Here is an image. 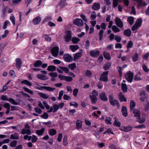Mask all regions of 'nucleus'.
Returning a JSON list of instances; mask_svg holds the SVG:
<instances>
[{
	"label": "nucleus",
	"instance_id": "nucleus-39",
	"mask_svg": "<svg viewBox=\"0 0 149 149\" xmlns=\"http://www.w3.org/2000/svg\"><path fill=\"white\" fill-rule=\"evenodd\" d=\"M71 40L73 44H76L80 41V39L78 38L73 37L72 38Z\"/></svg>",
	"mask_w": 149,
	"mask_h": 149
},
{
	"label": "nucleus",
	"instance_id": "nucleus-57",
	"mask_svg": "<svg viewBox=\"0 0 149 149\" xmlns=\"http://www.w3.org/2000/svg\"><path fill=\"white\" fill-rule=\"evenodd\" d=\"M10 23V22L7 20H6L3 24V28L4 29H6L7 27V25Z\"/></svg>",
	"mask_w": 149,
	"mask_h": 149
},
{
	"label": "nucleus",
	"instance_id": "nucleus-25",
	"mask_svg": "<svg viewBox=\"0 0 149 149\" xmlns=\"http://www.w3.org/2000/svg\"><path fill=\"white\" fill-rule=\"evenodd\" d=\"M119 98L121 102H126L127 99L121 93H119L118 95Z\"/></svg>",
	"mask_w": 149,
	"mask_h": 149
},
{
	"label": "nucleus",
	"instance_id": "nucleus-2",
	"mask_svg": "<svg viewBox=\"0 0 149 149\" xmlns=\"http://www.w3.org/2000/svg\"><path fill=\"white\" fill-rule=\"evenodd\" d=\"M124 77L127 81L131 83L133 79L134 74L130 71H129L124 75Z\"/></svg>",
	"mask_w": 149,
	"mask_h": 149
},
{
	"label": "nucleus",
	"instance_id": "nucleus-41",
	"mask_svg": "<svg viewBox=\"0 0 149 149\" xmlns=\"http://www.w3.org/2000/svg\"><path fill=\"white\" fill-rule=\"evenodd\" d=\"M56 131L55 129H51L49 130V134L50 135L54 136L56 134Z\"/></svg>",
	"mask_w": 149,
	"mask_h": 149
},
{
	"label": "nucleus",
	"instance_id": "nucleus-47",
	"mask_svg": "<svg viewBox=\"0 0 149 149\" xmlns=\"http://www.w3.org/2000/svg\"><path fill=\"white\" fill-rule=\"evenodd\" d=\"M92 75V72L89 70H87L85 72V76L86 77H88L89 78H91Z\"/></svg>",
	"mask_w": 149,
	"mask_h": 149
},
{
	"label": "nucleus",
	"instance_id": "nucleus-4",
	"mask_svg": "<svg viewBox=\"0 0 149 149\" xmlns=\"http://www.w3.org/2000/svg\"><path fill=\"white\" fill-rule=\"evenodd\" d=\"M59 48L58 47L56 46L53 47L51 49V52L54 57H57L58 54Z\"/></svg>",
	"mask_w": 149,
	"mask_h": 149
},
{
	"label": "nucleus",
	"instance_id": "nucleus-56",
	"mask_svg": "<svg viewBox=\"0 0 149 149\" xmlns=\"http://www.w3.org/2000/svg\"><path fill=\"white\" fill-rule=\"evenodd\" d=\"M96 18V15L95 12L94 11H93L91 14V20H94Z\"/></svg>",
	"mask_w": 149,
	"mask_h": 149
},
{
	"label": "nucleus",
	"instance_id": "nucleus-27",
	"mask_svg": "<svg viewBox=\"0 0 149 149\" xmlns=\"http://www.w3.org/2000/svg\"><path fill=\"white\" fill-rule=\"evenodd\" d=\"M70 49L73 52H75L79 48L78 45H72L70 46Z\"/></svg>",
	"mask_w": 149,
	"mask_h": 149
},
{
	"label": "nucleus",
	"instance_id": "nucleus-13",
	"mask_svg": "<svg viewBox=\"0 0 149 149\" xmlns=\"http://www.w3.org/2000/svg\"><path fill=\"white\" fill-rule=\"evenodd\" d=\"M16 66L17 69L19 70L21 68L22 62L21 60L19 58H17L16 59Z\"/></svg>",
	"mask_w": 149,
	"mask_h": 149
},
{
	"label": "nucleus",
	"instance_id": "nucleus-18",
	"mask_svg": "<svg viewBox=\"0 0 149 149\" xmlns=\"http://www.w3.org/2000/svg\"><path fill=\"white\" fill-rule=\"evenodd\" d=\"M132 128L133 127H131L130 126H124L122 127L121 128V130L124 131L125 132H127L131 131L132 130Z\"/></svg>",
	"mask_w": 149,
	"mask_h": 149
},
{
	"label": "nucleus",
	"instance_id": "nucleus-19",
	"mask_svg": "<svg viewBox=\"0 0 149 149\" xmlns=\"http://www.w3.org/2000/svg\"><path fill=\"white\" fill-rule=\"evenodd\" d=\"M133 113H134V116L140 118V117L141 113L140 111L136 109H134L133 111Z\"/></svg>",
	"mask_w": 149,
	"mask_h": 149
},
{
	"label": "nucleus",
	"instance_id": "nucleus-63",
	"mask_svg": "<svg viewBox=\"0 0 149 149\" xmlns=\"http://www.w3.org/2000/svg\"><path fill=\"white\" fill-rule=\"evenodd\" d=\"M10 19L13 25H15V20L14 16V15L11 16L10 17Z\"/></svg>",
	"mask_w": 149,
	"mask_h": 149
},
{
	"label": "nucleus",
	"instance_id": "nucleus-46",
	"mask_svg": "<svg viewBox=\"0 0 149 149\" xmlns=\"http://www.w3.org/2000/svg\"><path fill=\"white\" fill-rule=\"evenodd\" d=\"M42 37L47 42H50L51 41V38L49 37L48 35H44L42 36Z\"/></svg>",
	"mask_w": 149,
	"mask_h": 149
},
{
	"label": "nucleus",
	"instance_id": "nucleus-3",
	"mask_svg": "<svg viewBox=\"0 0 149 149\" xmlns=\"http://www.w3.org/2000/svg\"><path fill=\"white\" fill-rule=\"evenodd\" d=\"M109 71H107L103 72L101 75L100 80L104 82H107L108 81V75Z\"/></svg>",
	"mask_w": 149,
	"mask_h": 149
},
{
	"label": "nucleus",
	"instance_id": "nucleus-42",
	"mask_svg": "<svg viewBox=\"0 0 149 149\" xmlns=\"http://www.w3.org/2000/svg\"><path fill=\"white\" fill-rule=\"evenodd\" d=\"M132 58L133 59V61L135 62L137 61L139 59L138 54L137 53H135L132 56Z\"/></svg>",
	"mask_w": 149,
	"mask_h": 149
},
{
	"label": "nucleus",
	"instance_id": "nucleus-33",
	"mask_svg": "<svg viewBox=\"0 0 149 149\" xmlns=\"http://www.w3.org/2000/svg\"><path fill=\"white\" fill-rule=\"evenodd\" d=\"M121 88L124 93L127 92V86L125 83L121 84Z\"/></svg>",
	"mask_w": 149,
	"mask_h": 149
},
{
	"label": "nucleus",
	"instance_id": "nucleus-1",
	"mask_svg": "<svg viewBox=\"0 0 149 149\" xmlns=\"http://www.w3.org/2000/svg\"><path fill=\"white\" fill-rule=\"evenodd\" d=\"M109 102L110 104L113 106H116L118 108L120 107L119 102L116 100L114 99L113 95H109Z\"/></svg>",
	"mask_w": 149,
	"mask_h": 149
},
{
	"label": "nucleus",
	"instance_id": "nucleus-26",
	"mask_svg": "<svg viewBox=\"0 0 149 149\" xmlns=\"http://www.w3.org/2000/svg\"><path fill=\"white\" fill-rule=\"evenodd\" d=\"M104 57L106 59L110 60L111 59V57L110 54L109 52H104L103 53Z\"/></svg>",
	"mask_w": 149,
	"mask_h": 149
},
{
	"label": "nucleus",
	"instance_id": "nucleus-35",
	"mask_svg": "<svg viewBox=\"0 0 149 149\" xmlns=\"http://www.w3.org/2000/svg\"><path fill=\"white\" fill-rule=\"evenodd\" d=\"M142 19L140 18L137 20L135 24H136V25L138 26V27H140L142 25Z\"/></svg>",
	"mask_w": 149,
	"mask_h": 149
},
{
	"label": "nucleus",
	"instance_id": "nucleus-9",
	"mask_svg": "<svg viewBox=\"0 0 149 149\" xmlns=\"http://www.w3.org/2000/svg\"><path fill=\"white\" fill-rule=\"evenodd\" d=\"M115 21L117 26L120 28H122L123 27V23L120 18L118 17H116Z\"/></svg>",
	"mask_w": 149,
	"mask_h": 149
},
{
	"label": "nucleus",
	"instance_id": "nucleus-50",
	"mask_svg": "<svg viewBox=\"0 0 149 149\" xmlns=\"http://www.w3.org/2000/svg\"><path fill=\"white\" fill-rule=\"evenodd\" d=\"M8 101L10 102V103L13 105H17L18 104V103L16 102L14 99L11 97L10 98Z\"/></svg>",
	"mask_w": 149,
	"mask_h": 149
},
{
	"label": "nucleus",
	"instance_id": "nucleus-30",
	"mask_svg": "<svg viewBox=\"0 0 149 149\" xmlns=\"http://www.w3.org/2000/svg\"><path fill=\"white\" fill-rule=\"evenodd\" d=\"M89 97L91 99V103L93 104H95L97 101V97L90 95Z\"/></svg>",
	"mask_w": 149,
	"mask_h": 149
},
{
	"label": "nucleus",
	"instance_id": "nucleus-17",
	"mask_svg": "<svg viewBox=\"0 0 149 149\" xmlns=\"http://www.w3.org/2000/svg\"><path fill=\"white\" fill-rule=\"evenodd\" d=\"M121 112L122 113L123 116L125 117H126L127 116L128 114L127 112V107L126 106H123L121 109Z\"/></svg>",
	"mask_w": 149,
	"mask_h": 149
},
{
	"label": "nucleus",
	"instance_id": "nucleus-44",
	"mask_svg": "<svg viewBox=\"0 0 149 149\" xmlns=\"http://www.w3.org/2000/svg\"><path fill=\"white\" fill-rule=\"evenodd\" d=\"M38 94L41 97L45 99H47L49 98V96L46 94H45L43 93H38Z\"/></svg>",
	"mask_w": 149,
	"mask_h": 149
},
{
	"label": "nucleus",
	"instance_id": "nucleus-62",
	"mask_svg": "<svg viewBox=\"0 0 149 149\" xmlns=\"http://www.w3.org/2000/svg\"><path fill=\"white\" fill-rule=\"evenodd\" d=\"M1 100L3 101H8L9 99L7 98L6 95H2L1 96Z\"/></svg>",
	"mask_w": 149,
	"mask_h": 149
},
{
	"label": "nucleus",
	"instance_id": "nucleus-48",
	"mask_svg": "<svg viewBox=\"0 0 149 149\" xmlns=\"http://www.w3.org/2000/svg\"><path fill=\"white\" fill-rule=\"evenodd\" d=\"M133 44L132 42L131 41H129L127 43V49L131 48L133 47Z\"/></svg>",
	"mask_w": 149,
	"mask_h": 149
},
{
	"label": "nucleus",
	"instance_id": "nucleus-36",
	"mask_svg": "<svg viewBox=\"0 0 149 149\" xmlns=\"http://www.w3.org/2000/svg\"><path fill=\"white\" fill-rule=\"evenodd\" d=\"M59 68L61 70L66 73H68L69 72V69L66 67L59 66Z\"/></svg>",
	"mask_w": 149,
	"mask_h": 149
},
{
	"label": "nucleus",
	"instance_id": "nucleus-15",
	"mask_svg": "<svg viewBox=\"0 0 149 149\" xmlns=\"http://www.w3.org/2000/svg\"><path fill=\"white\" fill-rule=\"evenodd\" d=\"M139 96L141 97L140 100L141 102H143L147 98V97L146 96L144 92H141L139 95Z\"/></svg>",
	"mask_w": 149,
	"mask_h": 149
},
{
	"label": "nucleus",
	"instance_id": "nucleus-52",
	"mask_svg": "<svg viewBox=\"0 0 149 149\" xmlns=\"http://www.w3.org/2000/svg\"><path fill=\"white\" fill-rule=\"evenodd\" d=\"M40 117L41 118L44 119H47L49 117V115L46 112H44L43 114L41 115Z\"/></svg>",
	"mask_w": 149,
	"mask_h": 149
},
{
	"label": "nucleus",
	"instance_id": "nucleus-61",
	"mask_svg": "<svg viewBox=\"0 0 149 149\" xmlns=\"http://www.w3.org/2000/svg\"><path fill=\"white\" fill-rule=\"evenodd\" d=\"M23 88L26 92H27L31 94H33V91L30 90V89H29L28 88L24 87Z\"/></svg>",
	"mask_w": 149,
	"mask_h": 149
},
{
	"label": "nucleus",
	"instance_id": "nucleus-43",
	"mask_svg": "<svg viewBox=\"0 0 149 149\" xmlns=\"http://www.w3.org/2000/svg\"><path fill=\"white\" fill-rule=\"evenodd\" d=\"M112 30L115 33H117L120 31V29L115 25L112 26Z\"/></svg>",
	"mask_w": 149,
	"mask_h": 149
},
{
	"label": "nucleus",
	"instance_id": "nucleus-34",
	"mask_svg": "<svg viewBox=\"0 0 149 149\" xmlns=\"http://www.w3.org/2000/svg\"><path fill=\"white\" fill-rule=\"evenodd\" d=\"M139 74H136L134 76V79L136 81H140L142 80V79L140 77V74L139 73Z\"/></svg>",
	"mask_w": 149,
	"mask_h": 149
},
{
	"label": "nucleus",
	"instance_id": "nucleus-38",
	"mask_svg": "<svg viewBox=\"0 0 149 149\" xmlns=\"http://www.w3.org/2000/svg\"><path fill=\"white\" fill-rule=\"evenodd\" d=\"M42 87L47 91H53L55 89V88H53L49 86H44Z\"/></svg>",
	"mask_w": 149,
	"mask_h": 149
},
{
	"label": "nucleus",
	"instance_id": "nucleus-11",
	"mask_svg": "<svg viewBox=\"0 0 149 149\" xmlns=\"http://www.w3.org/2000/svg\"><path fill=\"white\" fill-rule=\"evenodd\" d=\"M99 96L101 100L104 101H107L108 100V98L105 92H102L99 94Z\"/></svg>",
	"mask_w": 149,
	"mask_h": 149
},
{
	"label": "nucleus",
	"instance_id": "nucleus-59",
	"mask_svg": "<svg viewBox=\"0 0 149 149\" xmlns=\"http://www.w3.org/2000/svg\"><path fill=\"white\" fill-rule=\"evenodd\" d=\"M49 75L52 78H55L57 76V74L56 72H50L49 74Z\"/></svg>",
	"mask_w": 149,
	"mask_h": 149
},
{
	"label": "nucleus",
	"instance_id": "nucleus-53",
	"mask_svg": "<svg viewBox=\"0 0 149 149\" xmlns=\"http://www.w3.org/2000/svg\"><path fill=\"white\" fill-rule=\"evenodd\" d=\"M103 32L104 31L102 29L100 31L99 35V40L100 41L102 40Z\"/></svg>",
	"mask_w": 149,
	"mask_h": 149
},
{
	"label": "nucleus",
	"instance_id": "nucleus-23",
	"mask_svg": "<svg viewBox=\"0 0 149 149\" xmlns=\"http://www.w3.org/2000/svg\"><path fill=\"white\" fill-rule=\"evenodd\" d=\"M130 111L133 110L136 106V103L134 100H131L130 102Z\"/></svg>",
	"mask_w": 149,
	"mask_h": 149
},
{
	"label": "nucleus",
	"instance_id": "nucleus-31",
	"mask_svg": "<svg viewBox=\"0 0 149 149\" xmlns=\"http://www.w3.org/2000/svg\"><path fill=\"white\" fill-rule=\"evenodd\" d=\"M127 21L128 22L130 25H131L134 23V17L132 16L129 17L127 19Z\"/></svg>",
	"mask_w": 149,
	"mask_h": 149
},
{
	"label": "nucleus",
	"instance_id": "nucleus-7",
	"mask_svg": "<svg viewBox=\"0 0 149 149\" xmlns=\"http://www.w3.org/2000/svg\"><path fill=\"white\" fill-rule=\"evenodd\" d=\"M64 60L66 62H70L73 60V58L71 55L67 54L64 55L63 56Z\"/></svg>",
	"mask_w": 149,
	"mask_h": 149
},
{
	"label": "nucleus",
	"instance_id": "nucleus-49",
	"mask_svg": "<svg viewBox=\"0 0 149 149\" xmlns=\"http://www.w3.org/2000/svg\"><path fill=\"white\" fill-rule=\"evenodd\" d=\"M81 52H77L75 54L74 56V60L75 61V59H77L81 56Z\"/></svg>",
	"mask_w": 149,
	"mask_h": 149
},
{
	"label": "nucleus",
	"instance_id": "nucleus-22",
	"mask_svg": "<svg viewBox=\"0 0 149 149\" xmlns=\"http://www.w3.org/2000/svg\"><path fill=\"white\" fill-rule=\"evenodd\" d=\"M123 34L125 36L129 37L131 34V30L129 29H126L124 31Z\"/></svg>",
	"mask_w": 149,
	"mask_h": 149
},
{
	"label": "nucleus",
	"instance_id": "nucleus-45",
	"mask_svg": "<svg viewBox=\"0 0 149 149\" xmlns=\"http://www.w3.org/2000/svg\"><path fill=\"white\" fill-rule=\"evenodd\" d=\"M21 83L29 86H31L32 85L30 81L26 79L22 81H21Z\"/></svg>",
	"mask_w": 149,
	"mask_h": 149
},
{
	"label": "nucleus",
	"instance_id": "nucleus-14",
	"mask_svg": "<svg viewBox=\"0 0 149 149\" xmlns=\"http://www.w3.org/2000/svg\"><path fill=\"white\" fill-rule=\"evenodd\" d=\"M37 77L38 79L43 81H45L49 79L46 75L42 74H38L37 75Z\"/></svg>",
	"mask_w": 149,
	"mask_h": 149
},
{
	"label": "nucleus",
	"instance_id": "nucleus-28",
	"mask_svg": "<svg viewBox=\"0 0 149 149\" xmlns=\"http://www.w3.org/2000/svg\"><path fill=\"white\" fill-rule=\"evenodd\" d=\"M111 65V63L110 62H108L103 66V69L106 70H108L110 67Z\"/></svg>",
	"mask_w": 149,
	"mask_h": 149
},
{
	"label": "nucleus",
	"instance_id": "nucleus-24",
	"mask_svg": "<svg viewBox=\"0 0 149 149\" xmlns=\"http://www.w3.org/2000/svg\"><path fill=\"white\" fill-rule=\"evenodd\" d=\"M47 69L49 71L53 72L56 70V67L54 65H50L48 67Z\"/></svg>",
	"mask_w": 149,
	"mask_h": 149
},
{
	"label": "nucleus",
	"instance_id": "nucleus-6",
	"mask_svg": "<svg viewBox=\"0 0 149 149\" xmlns=\"http://www.w3.org/2000/svg\"><path fill=\"white\" fill-rule=\"evenodd\" d=\"M89 54L91 57L97 58L100 54V52L99 50H92L90 51Z\"/></svg>",
	"mask_w": 149,
	"mask_h": 149
},
{
	"label": "nucleus",
	"instance_id": "nucleus-5",
	"mask_svg": "<svg viewBox=\"0 0 149 149\" xmlns=\"http://www.w3.org/2000/svg\"><path fill=\"white\" fill-rule=\"evenodd\" d=\"M72 32L70 30H68L66 32V34L64 36L65 41L66 42H69L72 39Z\"/></svg>",
	"mask_w": 149,
	"mask_h": 149
},
{
	"label": "nucleus",
	"instance_id": "nucleus-64",
	"mask_svg": "<svg viewBox=\"0 0 149 149\" xmlns=\"http://www.w3.org/2000/svg\"><path fill=\"white\" fill-rule=\"evenodd\" d=\"M38 140L37 137L35 135H33L31 139V141L32 143H34L36 142Z\"/></svg>",
	"mask_w": 149,
	"mask_h": 149
},
{
	"label": "nucleus",
	"instance_id": "nucleus-58",
	"mask_svg": "<svg viewBox=\"0 0 149 149\" xmlns=\"http://www.w3.org/2000/svg\"><path fill=\"white\" fill-rule=\"evenodd\" d=\"M68 137L67 136H65L63 139V145L65 146H66L68 144L67 142Z\"/></svg>",
	"mask_w": 149,
	"mask_h": 149
},
{
	"label": "nucleus",
	"instance_id": "nucleus-60",
	"mask_svg": "<svg viewBox=\"0 0 149 149\" xmlns=\"http://www.w3.org/2000/svg\"><path fill=\"white\" fill-rule=\"evenodd\" d=\"M17 141L16 140H14L10 143V145L11 147H15L16 146Z\"/></svg>",
	"mask_w": 149,
	"mask_h": 149
},
{
	"label": "nucleus",
	"instance_id": "nucleus-20",
	"mask_svg": "<svg viewBox=\"0 0 149 149\" xmlns=\"http://www.w3.org/2000/svg\"><path fill=\"white\" fill-rule=\"evenodd\" d=\"M82 122L80 120H77L76 122V129L77 130L80 129L82 126Z\"/></svg>",
	"mask_w": 149,
	"mask_h": 149
},
{
	"label": "nucleus",
	"instance_id": "nucleus-37",
	"mask_svg": "<svg viewBox=\"0 0 149 149\" xmlns=\"http://www.w3.org/2000/svg\"><path fill=\"white\" fill-rule=\"evenodd\" d=\"M10 139H19L18 134L15 133L14 134H12L10 135Z\"/></svg>",
	"mask_w": 149,
	"mask_h": 149
},
{
	"label": "nucleus",
	"instance_id": "nucleus-55",
	"mask_svg": "<svg viewBox=\"0 0 149 149\" xmlns=\"http://www.w3.org/2000/svg\"><path fill=\"white\" fill-rule=\"evenodd\" d=\"M66 1L65 0H61L59 3V5L61 7H64L66 4Z\"/></svg>",
	"mask_w": 149,
	"mask_h": 149
},
{
	"label": "nucleus",
	"instance_id": "nucleus-40",
	"mask_svg": "<svg viewBox=\"0 0 149 149\" xmlns=\"http://www.w3.org/2000/svg\"><path fill=\"white\" fill-rule=\"evenodd\" d=\"M68 67V68L71 69V70H73L76 68V64L75 63H73L72 64H69Z\"/></svg>",
	"mask_w": 149,
	"mask_h": 149
},
{
	"label": "nucleus",
	"instance_id": "nucleus-54",
	"mask_svg": "<svg viewBox=\"0 0 149 149\" xmlns=\"http://www.w3.org/2000/svg\"><path fill=\"white\" fill-rule=\"evenodd\" d=\"M98 93L97 91L95 90H94L92 91V95H89L97 97L98 95Z\"/></svg>",
	"mask_w": 149,
	"mask_h": 149
},
{
	"label": "nucleus",
	"instance_id": "nucleus-8",
	"mask_svg": "<svg viewBox=\"0 0 149 149\" xmlns=\"http://www.w3.org/2000/svg\"><path fill=\"white\" fill-rule=\"evenodd\" d=\"M73 24L78 26H81L83 24V21L81 19L76 18L74 19L73 21Z\"/></svg>",
	"mask_w": 149,
	"mask_h": 149
},
{
	"label": "nucleus",
	"instance_id": "nucleus-51",
	"mask_svg": "<svg viewBox=\"0 0 149 149\" xmlns=\"http://www.w3.org/2000/svg\"><path fill=\"white\" fill-rule=\"evenodd\" d=\"M113 125L117 127H120L121 126V123L119 121H118L117 119H116L113 123Z\"/></svg>",
	"mask_w": 149,
	"mask_h": 149
},
{
	"label": "nucleus",
	"instance_id": "nucleus-29",
	"mask_svg": "<svg viewBox=\"0 0 149 149\" xmlns=\"http://www.w3.org/2000/svg\"><path fill=\"white\" fill-rule=\"evenodd\" d=\"M143 106L144 107V110L145 111H148L149 110V102L147 100L146 103L143 104Z\"/></svg>",
	"mask_w": 149,
	"mask_h": 149
},
{
	"label": "nucleus",
	"instance_id": "nucleus-16",
	"mask_svg": "<svg viewBox=\"0 0 149 149\" xmlns=\"http://www.w3.org/2000/svg\"><path fill=\"white\" fill-rule=\"evenodd\" d=\"M41 20V18L39 16H37L33 19L32 22L34 25L38 24Z\"/></svg>",
	"mask_w": 149,
	"mask_h": 149
},
{
	"label": "nucleus",
	"instance_id": "nucleus-12",
	"mask_svg": "<svg viewBox=\"0 0 149 149\" xmlns=\"http://www.w3.org/2000/svg\"><path fill=\"white\" fill-rule=\"evenodd\" d=\"M100 5L99 3L95 2L93 3L92 8L94 10H97L100 9Z\"/></svg>",
	"mask_w": 149,
	"mask_h": 149
},
{
	"label": "nucleus",
	"instance_id": "nucleus-21",
	"mask_svg": "<svg viewBox=\"0 0 149 149\" xmlns=\"http://www.w3.org/2000/svg\"><path fill=\"white\" fill-rule=\"evenodd\" d=\"M42 63V61L39 60H36L34 64V66L35 67H39L41 66Z\"/></svg>",
	"mask_w": 149,
	"mask_h": 149
},
{
	"label": "nucleus",
	"instance_id": "nucleus-32",
	"mask_svg": "<svg viewBox=\"0 0 149 149\" xmlns=\"http://www.w3.org/2000/svg\"><path fill=\"white\" fill-rule=\"evenodd\" d=\"M45 130V128L44 127H42L40 130H36V132L38 136H41L44 133Z\"/></svg>",
	"mask_w": 149,
	"mask_h": 149
},
{
	"label": "nucleus",
	"instance_id": "nucleus-10",
	"mask_svg": "<svg viewBox=\"0 0 149 149\" xmlns=\"http://www.w3.org/2000/svg\"><path fill=\"white\" fill-rule=\"evenodd\" d=\"M59 106L58 105L54 104L53 105V107H50V109L47 111L48 113H50L53 111V113L56 112L59 109Z\"/></svg>",
	"mask_w": 149,
	"mask_h": 149
}]
</instances>
